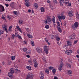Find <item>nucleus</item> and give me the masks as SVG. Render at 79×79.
Listing matches in <instances>:
<instances>
[{
	"label": "nucleus",
	"instance_id": "obj_1",
	"mask_svg": "<svg viewBox=\"0 0 79 79\" xmlns=\"http://www.w3.org/2000/svg\"><path fill=\"white\" fill-rule=\"evenodd\" d=\"M14 73H15V70H14L13 69L11 68L10 69V72L8 73V76L10 77L11 79L13 78V76L11 74H13Z\"/></svg>",
	"mask_w": 79,
	"mask_h": 79
},
{
	"label": "nucleus",
	"instance_id": "obj_2",
	"mask_svg": "<svg viewBox=\"0 0 79 79\" xmlns=\"http://www.w3.org/2000/svg\"><path fill=\"white\" fill-rule=\"evenodd\" d=\"M48 50H49V47L47 46H44V50L45 52V53L46 54H48Z\"/></svg>",
	"mask_w": 79,
	"mask_h": 79
},
{
	"label": "nucleus",
	"instance_id": "obj_3",
	"mask_svg": "<svg viewBox=\"0 0 79 79\" xmlns=\"http://www.w3.org/2000/svg\"><path fill=\"white\" fill-rule=\"evenodd\" d=\"M78 24H79V23H78V22H75L74 23V25L72 26L73 28V29H75V27L77 28V26H78Z\"/></svg>",
	"mask_w": 79,
	"mask_h": 79
},
{
	"label": "nucleus",
	"instance_id": "obj_4",
	"mask_svg": "<svg viewBox=\"0 0 79 79\" xmlns=\"http://www.w3.org/2000/svg\"><path fill=\"white\" fill-rule=\"evenodd\" d=\"M0 12L5 11V8H4V7L1 5H0Z\"/></svg>",
	"mask_w": 79,
	"mask_h": 79
},
{
	"label": "nucleus",
	"instance_id": "obj_5",
	"mask_svg": "<svg viewBox=\"0 0 79 79\" xmlns=\"http://www.w3.org/2000/svg\"><path fill=\"white\" fill-rule=\"evenodd\" d=\"M36 50L38 53H41L42 52V50L40 48H36Z\"/></svg>",
	"mask_w": 79,
	"mask_h": 79
},
{
	"label": "nucleus",
	"instance_id": "obj_6",
	"mask_svg": "<svg viewBox=\"0 0 79 79\" xmlns=\"http://www.w3.org/2000/svg\"><path fill=\"white\" fill-rule=\"evenodd\" d=\"M33 62L35 68H37V66H38V63H37L36 60H33Z\"/></svg>",
	"mask_w": 79,
	"mask_h": 79
},
{
	"label": "nucleus",
	"instance_id": "obj_7",
	"mask_svg": "<svg viewBox=\"0 0 79 79\" xmlns=\"http://www.w3.org/2000/svg\"><path fill=\"white\" fill-rule=\"evenodd\" d=\"M34 77V75H30L27 76V77L26 78L27 79H33Z\"/></svg>",
	"mask_w": 79,
	"mask_h": 79
},
{
	"label": "nucleus",
	"instance_id": "obj_8",
	"mask_svg": "<svg viewBox=\"0 0 79 79\" xmlns=\"http://www.w3.org/2000/svg\"><path fill=\"white\" fill-rule=\"evenodd\" d=\"M57 18H58V19H59V20L60 19H65V16H64L63 15H62L61 16H59L58 15L57 16Z\"/></svg>",
	"mask_w": 79,
	"mask_h": 79
},
{
	"label": "nucleus",
	"instance_id": "obj_9",
	"mask_svg": "<svg viewBox=\"0 0 79 79\" xmlns=\"http://www.w3.org/2000/svg\"><path fill=\"white\" fill-rule=\"evenodd\" d=\"M76 35V34L75 33H73L71 35L69 36V37L71 39H74L75 38L74 35Z\"/></svg>",
	"mask_w": 79,
	"mask_h": 79
},
{
	"label": "nucleus",
	"instance_id": "obj_10",
	"mask_svg": "<svg viewBox=\"0 0 79 79\" xmlns=\"http://www.w3.org/2000/svg\"><path fill=\"white\" fill-rule=\"evenodd\" d=\"M40 77L41 79H43L44 78V73L42 72H40Z\"/></svg>",
	"mask_w": 79,
	"mask_h": 79
},
{
	"label": "nucleus",
	"instance_id": "obj_11",
	"mask_svg": "<svg viewBox=\"0 0 79 79\" xmlns=\"http://www.w3.org/2000/svg\"><path fill=\"white\" fill-rule=\"evenodd\" d=\"M6 27H7L6 25H5L4 26V27H2V28L4 31H5L6 32H8V30L6 28Z\"/></svg>",
	"mask_w": 79,
	"mask_h": 79
},
{
	"label": "nucleus",
	"instance_id": "obj_12",
	"mask_svg": "<svg viewBox=\"0 0 79 79\" xmlns=\"http://www.w3.org/2000/svg\"><path fill=\"white\" fill-rule=\"evenodd\" d=\"M67 45H68L69 46H70L71 45H72V44H73V43L69 41H67Z\"/></svg>",
	"mask_w": 79,
	"mask_h": 79
},
{
	"label": "nucleus",
	"instance_id": "obj_13",
	"mask_svg": "<svg viewBox=\"0 0 79 79\" xmlns=\"http://www.w3.org/2000/svg\"><path fill=\"white\" fill-rule=\"evenodd\" d=\"M56 38L57 41H59L60 40V38L58 36V35H56Z\"/></svg>",
	"mask_w": 79,
	"mask_h": 79
},
{
	"label": "nucleus",
	"instance_id": "obj_14",
	"mask_svg": "<svg viewBox=\"0 0 79 79\" xmlns=\"http://www.w3.org/2000/svg\"><path fill=\"white\" fill-rule=\"evenodd\" d=\"M27 36H28L29 38H30V39H32L33 37L32 35H31L29 34H27Z\"/></svg>",
	"mask_w": 79,
	"mask_h": 79
},
{
	"label": "nucleus",
	"instance_id": "obj_15",
	"mask_svg": "<svg viewBox=\"0 0 79 79\" xmlns=\"http://www.w3.org/2000/svg\"><path fill=\"white\" fill-rule=\"evenodd\" d=\"M45 41L46 42V43L47 44H48V45H50V43L48 42V40L47 39V37H46V38H45Z\"/></svg>",
	"mask_w": 79,
	"mask_h": 79
},
{
	"label": "nucleus",
	"instance_id": "obj_16",
	"mask_svg": "<svg viewBox=\"0 0 79 79\" xmlns=\"http://www.w3.org/2000/svg\"><path fill=\"white\" fill-rule=\"evenodd\" d=\"M57 30L58 31L60 32H61V27H57Z\"/></svg>",
	"mask_w": 79,
	"mask_h": 79
},
{
	"label": "nucleus",
	"instance_id": "obj_17",
	"mask_svg": "<svg viewBox=\"0 0 79 79\" xmlns=\"http://www.w3.org/2000/svg\"><path fill=\"white\" fill-rule=\"evenodd\" d=\"M68 14L69 16H73V14L72 13V12L71 11H69Z\"/></svg>",
	"mask_w": 79,
	"mask_h": 79
},
{
	"label": "nucleus",
	"instance_id": "obj_18",
	"mask_svg": "<svg viewBox=\"0 0 79 79\" xmlns=\"http://www.w3.org/2000/svg\"><path fill=\"white\" fill-rule=\"evenodd\" d=\"M47 19L48 22H49L50 23L52 22V19L50 17H47Z\"/></svg>",
	"mask_w": 79,
	"mask_h": 79
},
{
	"label": "nucleus",
	"instance_id": "obj_19",
	"mask_svg": "<svg viewBox=\"0 0 79 79\" xmlns=\"http://www.w3.org/2000/svg\"><path fill=\"white\" fill-rule=\"evenodd\" d=\"M16 28L20 32H22V31H21V30L19 28V26H16Z\"/></svg>",
	"mask_w": 79,
	"mask_h": 79
},
{
	"label": "nucleus",
	"instance_id": "obj_20",
	"mask_svg": "<svg viewBox=\"0 0 79 79\" xmlns=\"http://www.w3.org/2000/svg\"><path fill=\"white\" fill-rule=\"evenodd\" d=\"M35 5H34V7H35V8L36 9H37L38 7V4L37 3H35L34 4Z\"/></svg>",
	"mask_w": 79,
	"mask_h": 79
},
{
	"label": "nucleus",
	"instance_id": "obj_21",
	"mask_svg": "<svg viewBox=\"0 0 79 79\" xmlns=\"http://www.w3.org/2000/svg\"><path fill=\"white\" fill-rule=\"evenodd\" d=\"M14 5H15L14 2H13L11 4H10V6L11 8H14Z\"/></svg>",
	"mask_w": 79,
	"mask_h": 79
},
{
	"label": "nucleus",
	"instance_id": "obj_22",
	"mask_svg": "<svg viewBox=\"0 0 79 79\" xmlns=\"http://www.w3.org/2000/svg\"><path fill=\"white\" fill-rule=\"evenodd\" d=\"M66 65H67V67L68 68H71V66L70 64L69 63H67Z\"/></svg>",
	"mask_w": 79,
	"mask_h": 79
},
{
	"label": "nucleus",
	"instance_id": "obj_23",
	"mask_svg": "<svg viewBox=\"0 0 79 79\" xmlns=\"http://www.w3.org/2000/svg\"><path fill=\"white\" fill-rule=\"evenodd\" d=\"M60 66H63V60H61L60 61Z\"/></svg>",
	"mask_w": 79,
	"mask_h": 79
},
{
	"label": "nucleus",
	"instance_id": "obj_24",
	"mask_svg": "<svg viewBox=\"0 0 79 79\" xmlns=\"http://www.w3.org/2000/svg\"><path fill=\"white\" fill-rule=\"evenodd\" d=\"M41 11L43 13L45 12V10H44V7H41Z\"/></svg>",
	"mask_w": 79,
	"mask_h": 79
},
{
	"label": "nucleus",
	"instance_id": "obj_25",
	"mask_svg": "<svg viewBox=\"0 0 79 79\" xmlns=\"http://www.w3.org/2000/svg\"><path fill=\"white\" fill-rule=\"evenodd\" d=\"M65 53H66V54H67V55H69L70 54L71 52H69V51L68 50H67L65 52Z\"/></svg>",
	"mask_w": 79,
	"mask_h": 79
},
{
	"label": "nucleus",
	"instance_id": "obj_26",
	"mask_svg": "<svg viewBox=\"0 0 79 79\" xmlns=\"http://www.w3.org/2000/svg\"><path fill=\"white\" fill-rule=\"evenodd\" d=\"M19 24H22L23 23V21L22 20H19Z\"/></svg>",
	"mask_w": 79,
	"mask_h": 79
},
{
	"label": "nucleus",
	"instance_id": "obj_27",
	"mask_svg": "<svg viewBox=\"0 0 79 79\" xmlns=\"http://www.w3.org/2000/svg\"><path fill=\"white\" fill-rule=\"evenodd\" d=\"M68 73L69 74L70 76H72V72L71 70L68 71Z\"/></svg>",
	"mask_w": 79,
	"mask_h": 79
},
{
	"label": "nucleus",
	"instance_id": "obj_28",
	"mask_svg": "<svg viewBox=\"0 0 79 79\" xmlns=\"http://www.w3.org/2000/svg\"><path fill=\"white\" fill-rule=\"evenodd\" d=\"M56 70L55 69H53L52 71V72L53 74H55L56 73Z\"/></svg>",
	"mask_w": 79,
	"mask_h": 79
},
{
	"label": "nucleus",
	"instance_id": "obj_29",
	"mask_svg": "<svg viewBox=\"0 0 79 79\" xmlns=\"http://www.w3.org/2000/svg\"><path fill=\"white\" fill-rule=\"evenodd\" d=\"M76 18L77 19H79V15L78 13H77L76 15Z\"/></svg>",
	"mask_w": 79,
	"mask_h": 79
},
{
	"label": "nucleus",
	"instance_id": "obj_30",
	"mask_svg": "<svg viewBox=\"0 0 79 79\" xmlns=\"http://www.w3.org/2000/svg\"><path fill=\"white\" fill-rule=\"evenodd\" d=\"M55 17L53 16V18H52V22L53 23H55Z\"/></svg>",
	"mask_w": 79,
	"mask_h": 79
},
{
	"label": "nucleus",
	"instance_id": "obj_31",
	"mask_svg": "<svg viewBox=\"0 0 79 79\" xmlns=\"http://www.w3.org/2000/svg\"><path fill=\"white\" fill-rule=\"evenodd\" d=\"M25 6H27V7L30 6V5H29V3H25Z\"/></svg>",
	"mask_w": 79,
	"mask_h": 79
},
{
	"label": "nucleus",
	"instance_id": "obj_32",
	"mask_svg": "<svg viewBox=\"0 0 79 79\" xmlns=\"http://www.w3.org/2000/svg\"><path fill=\"white\" fill-rule=\"evenodd\" d=\"M48 69H49V70L51 71L52 69H53L54 68H53V67L52 66H50V67H49L48 68Z\"/></svg>",
	"mask_w": 79,
	"mask_h": 79
},
{
	"label": "nucleus",
	"instance_id": "obj_33",
	"mask_svg": "<svg viewBox=\"0 0 79 79\" xmlns=\"http://www.w3.org/2000/svg\"><path fill=\"white\" fill-rule=\"evenodd\" d=\"M45 72L47 74H48L49 73V70H48V69L45 70Z\"/></svg>",
	"mask_w": 79,
	"mask_h": 79
},
{
	"label": "nucleus",
	"instance_id": "obj_34",
	"mask_svg": "<svg viewBox=\"0 0 79 79\" xmlns=\"http://www.w3.org/2000/svg\"><path fill=\"white\" fill-rule=\"evenodd\" d=\"M27 69H28L29 70H31V67H29V66L27 67Z\"/></svg>",
	"mask_w": 79,
	"mask_h": 79
},
{
	"label": "nucleus",
	"instance_id": "obj_35",
	"mask_svg": "<svg viewBox=\"0 0 79 79\" xmlns=\"http://www.w3.org/2000/svg\"><path fill=\"white\" fill-rule=\"evenodd\" d=\"M45 27L46 29H49L50 27V26H49V25H47L45 26Z\"/></svg>",
	"mask_w": 79,
	"mask_h": 79
},
{
	"label": "nucleus",
	"instance_id": "obj_36",
	"mask_svg": "<svg viewBox=\"0 0 79 79\" xmlns=\"http://www.w3.org/2000/svg\"><path fill=\"white\" fill-rule=\"evenodd\" d=\"M23 50L24 52H28V50L27 49V48H23Z\"/></svg>",
	"mask_w": 79,
	"mask_h": 79
},
{
	"label": "nucleus",
	"instance_id": "obj_37",
	"mask_svg": "<svg viewBox=\"0 0 79 79\" xmlns=\"http://www.w3.org/2000/svg\"><path fill=\"white\" fill-rule=\"evenodd\" d=\"M63 66H60H60L59 68V71H61V70H62V67H63Z\"/></svg>",
	"mask_w": 79,
	"mask_h": 79
},
{
	"label": "nucleus",
	"instance_id": "obj_38",
	"mask_svg": "<svg viewBox=\"0 0 79 79\" xmlns=\"http://www.w3.org/2000/svg\"><path fill=\"white\" fill-rule=\"evenodd\" d=\"M44 22L45 24H47V23H48V21H47V20L46 19L44 20Z\"/></svg>",
	"mask_w": 79,
	"mask_h": 79
},
{
	"label": "nucleus",
	"instance_id": "obj_39",
	"mask_svg": "<svg viewBox=\"0 0 79 79\" xmlns=\"http://www.w3.org/2000/svg\"><path fill=\"white\" fill-rule=\"evenodd\" d=\"M11 59L12 60H14L15 59V56H12L11 57Z\"/></svg>",
	"mask_w": 79,
	"mask_h": 79
},
{
	"label": "nucleus",
	"instance_id": "obj_40",
	"mask_svg": "<svg viewBox=\"0 0 79 79\" xmlns=\"http://www.w3.org/2000/svg\"><path fill=\"white\" fill-rule=\"evenodd\" d=\"M11 28H12V26H10L9 27V29L8 30L9 31H11Z\"/></svg>",
	"mask_w": 79,
	"mask_h": 79
},
{
	"label": "nucleus",
	"instance_id": "obj_41",
	"mask_svg": "<svg viewBox=\"0 0 79 79\" xmlns=\"http://www.w3.org/2000/svg\"><path fill=\"white\" fill-rule=\"evenodd\" d=\"M7 63H8V65H10L11 64V61L10 60L8 61Z\"/></svg>",
	"mask_w": 79,
	"mask_h": 79
},
{
	"label": "nucleus",
	"instance_id": "obj_42",
	"mask_svg": "<svg viewBox=\"0 0 79 79\" xmlns=\"http://www.w3.org/2000/svg\"><path fill=\"white\" fill-rule=\"evenodd\" d=\"M31 44L32 45V46H34L35 44H34V42L33 41H31Z\"/></svg>",
	"mask_w": 79,
	"mask_h": 79
},
{
	"label": "nucleus",
	"instance_id": "obj_43",
	"mask_svg": "<svg viewBox=\"0 0 79 79\" xmlns=\"http://www.w3.org/2000/svg\"><path fill=\"white\" fill-rule=\"evenodd\" d=\"M15 70L16 71H19V70H18V68L17 67H16L15 68Z\"/></svg>",
	"mask_w": 79,
	"mask_h": 79
},
{
	"label": "nucleus",
	"instance_id": "obj_44",
	"mask_svg": "<svg viewBox=\"0 0 79 79\" xmlns=\"http://www.w3.org/2000/svg\"><path fill=\"white\" fill-rule=\"evenodd\" d=\"M26 53L27 55H29V54H31V52H29V50H28V51Z\"/></svg>",
	"mask_w": 79,
	"mask_h": 79
},
{
	"label": "nucleus",
	"instance_id": "obj_45",
	"mask_svg": "<svg viewBox=\"0 0 79 79\" xmlns=\"http://www.w3.org/2000/svg\"><path fill=\"white\" fill-rule=\"evenodd\" d=\"M25 29H26L27 31V32H29V28H25Z\"/></svg>",
	"mask_w": 79,
	"mask_h": 79
},
{
	"label": "nucleus",
	"instance_id": "obj_46",
	"mask_svg": "<svg viewBox=\"0 0 79 79\" xmlns=\"http://www.w3.org/2000/svg\"><path fill=\"white\" fill-rule=\"evenodd\" d=\"M7 18L8 19V20H10V19L11 18L10 17V16H7Z\"/></svg>",
	"mask_w": 79,
	"mask_h": 79
},
{
	"label": "nucleus",
	"instance_id": "obj_47",
	"mask_svg": "<svg viewBox=\"0 0 79 79\" xmlns=\"http://www.w3.org/2000/svg\"><path fill=\"white\" fill-rule=\"evenodd\" d=\"M53 2L57 4V0H53Z\"/></svg>",
	"mask_w": 79,
	"mask_h": 79
},
{
	"label": "nucleus",
	"instance_id": "obj_48",
	"mask_svg": "<svg viewBox=\"0 0 79 79\" xmlns=\"http://www.w3.org/2000/svg\"><path fill=\"white\" fill-rule=\"evenodd\" d=\"M25 2L27 3H29V0H25Z\"/></svg>",
	"mask_w": 79,
	"mask_h": 79
},
{
	"label": "nucleus",
	"instance_id": "obj_49",
	"mask_svg": "<svg viewBox=\"0 0 79 79\" xmlns=\"http://www.w3.org/2000/svg\"><path fill=\"white\" fill-rule=\"evenodd\" d=\"M51 39H54V38H55V36H54V35H52L51 36Z\"/></svg>",
	"mask_w": 79,
	"mask_h": 79
},
{
	"label": "nucleus",
	"instance_id": "obj_50",
	"mask_svg": "<svg viewBox=\"0 0 79 79\" xmlns=\"http://www.w3.org/2000/svg\"><path fill=\"white\" fill-rule=\"evenodd\" d=\"M15 35L13 34L12 36V39H15Z\"/></svg>",
	"mask_w": 79,
	"mask_h": 79
},
{
	"label": "nucleus",
	"instance_id": "obj_51",
	"mask_svg": "<svg viewBox=\"0 0 79 79\" xmlns=\"http://www.w3.org/2000/svg\"><path fill=\"white\" fill-rule=\"evenodd\" d=\"M50 7H51V9L52 10H53V6L51 5Z\"/></svg>",
	"mask_w": 79,
	"mask_h": 79
},
{
	"label": "nucleus",
	"instance_id": "obj_52",
	"mask_svg": "<svg viewBox=\"0 0 79 79\" xmlns=\"http://www.w3.org/2000/svg\"><path fill=\"white\" fill-rule=\"evenodd\" d=\"M28 63L29 64H32V60H30L28 61Z\"/></svg>",
	"mask_w": 79,
	"mask_h": 79
},
{
	"label": "nucleus",
	"instance_id": "obj_53",
	"mask_svg": "<svg viewBox=\"0 0 79 79\" xmlns=\"http://www.w3.org/2000/svg\"><path fill=\"white\" fill-rule=\"evenodd\" d=\"M77 40H76L74 42V44H77Z\"/></svg>",
	"mask_w": 79,
	"mask_h": 79
},
{
	"label": "nucleus",
	"instance_id": "obj_54",
	"mask_svg": "<svg viewBox=\"0 0 79 79\" xmlns=\"http://www.w3.org/2000/svg\"><path fill=\"white\" fill-rule=\"evenodd\" d=\"M14 14H15V15H18V14H17V13H16V11H14Z\"/></svg>",
	"mask_w": 79,
	"mask_h": 79
},
{
	"label": "nucleus",
	"instance_id": "obj_55",
	"mask_svg": "<svg viewBox=\"0 0 79 79\" xmlns=\"http://www.w3.org/2000/svg\"><path fill=\"white\" fill-rule=\"evenodd\" d=\"M5 5H6V7H8V6H9V5L8 4H5Z\"/></svg>",
	"mask_w": 79,
	"mask_h": 79
},
{
	"label": "nucleus",
	"instance_id": "obj_56",
	"mask_svg": "<svg viewBox=\"0 0 79 79\" xmlns=\"http://www.w3.org/2000/svg\"><path fill=\"white\" fill-rule=\"evenodd\" d=\"M57 24L58 25V26H60V23L59 22H57Z\"/></svg>",
	"mask_w": 79,
	"mask_h": 79
},
{
	"label": "nucleus",
	"instance_id": "obj_57",
	"mask_svg": "<svg viewBox=\"0 0 79 79\" xmlns=\"http://www.w3.org/2000/svg\"><path fill=\"white\" fill-rule=\"evenodd\" d=\"M18 37L19 39H22V38H21V36H18Z\"/></svg>",
	"mask_w": 79,
	"mask_h": 79
},
{
	"label": "nucleus",
	"instance_id": "obj_58",
	"mask_svg": "<svg viewBox=\"0 0 79 79\" xmlns=\"http://www.w3.org/2000/svg\"><path fill=\"white\" fill-rule=\"evenodd\" d=\"M54 79H58V77H57L55 76L54 78Z\"/></svg>",
	"mask_w": 79,
	"mask_h": 79
},
{
	"label": "nucleus",
	"instance_id": "obj_59",
	"mask_svg": "<svg viewBox=\"0 0 79 79\" xmlns=\"http://www.w3.org/2000/svg\"><path fill=\"white\" fill-rule=\"evenodd\" d=\"M2 19H4V20H6V19H5V17L3 16V17H2Z\"/></svg>",
	"mask_w": 79,
	"mask_h": 79
},
{
	"label": "nucleus",
	"instance_id": "obj_60",
	"mask_svg": "<svg viewBox=\"0 0 79 79\" xmlns=\"http://www.w3.org/2000/svg\"><path fill=\"white\" fill-rule=\"evenodd\" d=\"M69 52H70V53L71 54V53H72V52H73V51L72 50H69Z\"/></svg>",
	"mask_w": 79,
	"mask_h": 79
},
{
	"label": "nucleus",
	"instance_id": "obj_61",
	"mask_svg": "<svg viewBox=\"0 0 79 79\" xmlns=\"http://www.w3.org/2000/svg\"><path fill=\"white\" fill-rule=\"evenodd\" d=\"M64 26H66V23L65 22H64Z\"/></svg>",
	"mask_w": 79,
	"mask_h": 79
},
{
	"label": "nucleus",
	"instance_id": "obj_62",
	"mask_svg": "<svg viewBox=\"0 0 79 79\" xmlns=\"http://www.w3.org/2000/svg\"><path fill=\"white\" fill-rule=\"evenodd\" d=\"M15 37H18V34H17V33H15Z\"/></svg>",
	"mask_w": 79,
	"mask_h": 79
},
{
	"label": "nucleus",
	"instance_id": "obj_63",
	"mask_svg": "<svg viewBox=\"0 0 79 79\" xmlns=\"http://www.w3.org/2000/svg\"><path fill=\"white\" fill-rule=\"evenodd\" d=\"M27 57V58H30V56L29 55H27L26 56Z\"/></svg>",
	"mask_w": 79,
	"mask_h": 79
},
{
	"label": "nucleus",
	"instance_id": "obj_64",
	"mask_svg": "<svg viewBox=\"0 0 79 79\" xmlns=\"http://www.w3.org/2000/svg\"><path fill=\"white\" fill-rule=\"evenodd\" d=\"M77 53L79 55V49H78L77 51Z\"/></svg>",
	"mask_w": 79,
	"mask_h": 79
}]
</instances>
